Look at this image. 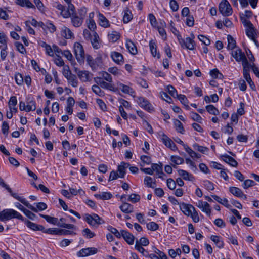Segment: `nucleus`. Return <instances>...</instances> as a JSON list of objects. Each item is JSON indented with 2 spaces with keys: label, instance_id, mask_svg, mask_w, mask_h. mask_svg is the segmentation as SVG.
<instances>
[{
  "label": "nucleus",
  "instance_id": "61",
  "mask_svg": "<svg viewBox=\"0 0 259 259\" xmlns=\"http://www.w3.org/2000/svg\"><path fill=\"white\" fill-rule=\"evenodd\" d=\"M108 230L118 238H120L122 236L121 232H119L115 228L110 226Z\"/></svg>",
  "mask_w": 259,
  "mask_h": 259
},
{
  "label": "nucleus",
  "instance_id": "16",
  "mask_svg": "<svg viewBox=\"0 0 259 259\" xmlns=\"http://www.w3.org/2000/svg\"><path fill=\"white\" fill-rule=\"evenodd\" d=\"M180 209L186 215L189 216L191 214L192 210L195 211L194 207L190 204H186L182 203L180 205Z\"/></svg>",
  "mask_w": 259,
  "mask_h": 259
},
{
  "label": "nucleus",
  "instance_id": "42",
  "mask_svg": "<svg viewBox=\"0 0 259 259\" xmlns=\"http://www.w3.org/2000/svg\"><path fill=\"white\" fill-rule=\"evenodd\" d=\"M93 92L96 95L100 97H103L105 94L104 92L100 89V88L97 85H93L92 87Z\"/></svg>",
  "mask_w": 259,
  "mask_h": 259
},
{
  "label": "nucleus",
  "instance_id": "41",
  "mask_svg": "<svg viewBox=\"0 0 259 259\" xmlns=\"http://www.w3.org/2000/svg\"><path fill=\"white\" fill-rule=\"evenodd\" d=\"M178 172L179 175L185 180H190V177L193 178L191 174L188 173L186 170L183 169H179Z\"/></svg>",
  "mask_w": 259,
  "mask_h": 259
},
{
  "label": "nucleus",
  "instance_id": "57",
  "mask_svg": "<svg viewBox=\"0 0 259 259\" xmlns=\"http://www.w3.org/2000/svg\"><path fill=\"white\" fill-rule=\"evenodd\" d=\"M15 45L17 50L21 53L24 54L26 53V51L24 46L20 42H16Z\"/></svg>",
  "mask_w": 259,
  "mask_h": 259
},
{
  "label": "nucleus",
  "instance_id": "23",
  "mask_svg": "<svg viewBox=\"0 0 259 259\" xmlns=\"http://www.w3.org/2000/svg\"><path fill=\"white\" fill-rule=\"evenodd\" d=\"M126 47L131 54L136 55L137 54L138 51L137 47L131 39L126 40Z\"/></svg>",
  "mask_w": 259,
  "mask_h": 259
},
{
  "label": "nucleus",
  "instance_id": "25",
  "mask_svg": "<svg viewBox=\"0 0 259 259\" xmlns=\"http://www.w3.org/2000/svg\"><path fill=\"white\" fill-rule=\"evenodd\" d=\"M120 37V34L117 31H112L109 32L108 34V38L110 42L112 43L116 42Z\"/></svg>",
  "mask_w": 259,
  "mask_h": 259
},
{
  "label": "nucleus",
  "instance_id": "33",
  "mask_svg": "<svg viewBox=\"0 0 259 259\" xmlns=\"http://www.w3.org/2000/svg\"><path fill=\"white\" fill-rule=\"evenodd\" d=\"M228 45L227 49L228 50H233L236 47V41L234 38L230 35L227 36Z\"/></svg>",
  "mask_w": 259,
  "mask_h": 259
},
{
  "label": "nucleus",
  "instance_id": "44",
  "mask_svg": "<svg viewBox=\"0 0 259 259\" xmlns=\"http://www.w3.org/2000/svg\"><path fill=\"white\" fill-rule=\"evenodd\" d=\"M246 33L247 36L251 39H254V38L256 37V34L253 26H252V28H246Z\"/></svg>",
  "mask_w": 259,
  "mask_h": 259
},
{
  "label": "nucleus",
  "instance_id": "15",
  "mask_svg": "<svg viewBox=\"0 0 259 259\" xmlns=\"http://www.w3.org/2000/svg\"><path fill=\"white\" fill-rule=\"evenodd\" d=\"M121 236L128 244L132 245L134 244L135 237L132 234L124 230H121Z\"/></svg>",
  "mask_w": 259,
  "mask_h": 259
},
{
  "label": "nucleus",
  "instance_id": "18",
  "mask_svg": "<svg viewBox=\"0 0 259 259\" xmlns=\"http://www.w3.org/2000/svg\"><path fill=\"white\" fill-rule=\"evenodd\" d=\"M111 57L112 60L117 64H122L124 62L123 55L117 52H112L111 53Z\"/></svg>",
  "mask_w": 259,
  "mask_h": 259
},
{
  "label": "nucleus",
  "instance_id": "26",
  "mask_svg": "<svg viewBox=\"0 0 259 259\" xmlns=\"http://www.w3.org/2000/svg\"><path fill=\"white\" fill-rule=\"evenodd\" d=\"M243 70V77L247 80V79L250 80L251 77L249 74V67L250 64L248 61L242 63Z\"/></svg>",
  "mask_w": 259,
  "mask_h": 259
},
{
  "label": "nucleus",
  "instance_id": "37",
  "mask_svg": "<svg viewBox=\"0 0 259 259\" xmlns=\"http://www.w3.org/2000/svg\"><path fill=\"white\" fill-rule=\"evenodd\" d=\"M184 149L189 154V155L193 158L195 157L196 158H199L201 156L200 154H198L194 152L191 148H190L188 146H184Z\"/></svg>",
  "mask_w": 259,
  "mask_h": 259
},
{
  "label": "nucleus",
  "instance_id": "43",
  "mask_svg": "<svg viewBox=\"0 0 259 259\" xmlns=\"http://www.w3.org/2000/svg\"><path fill=\"white\" fill-rule=\"evenodd\" d=\"M207 111L211 114L217 115L219 114V110L212 105H209L206 106Z\"/></svg>",
  "mask_w": 259,
  "mask_h": 259
},
{
  "label": "nucleus",
  "instance_id": "56",
  "mask_svg": "<svg viewBox=\"0 0 259 259\" xmlns=\"http://www.w3.org/2000/svg\"><path fill=\"white\" fill-rule=\"evenodd\" d=\"M15 79L16 83L19 85H22L24 82L23 77L21 73H16L15 75Z\"/></svg>",
  "mask_w": 259,
  "mask_h": 259
},
{
  "label": "nucleus",
  "instance_id": "45",
  "mask_svg": "<svg viewBox=\"0 0 259 259\" xmlns=\"http://www.w3.org/2000/svg\"><path fill=\"white\" fill-rule=\"evenodd\" d=\"M82 235L87 238L91 239L95 236V234L89 229L85 228L82 230Z\"/></svg>",
  "mask_w": 259,
  "mask_h": 259
},
{
  "label": "nucleus",
  "instance_id": "17",
  "mask_svg": "<svg viewBox=\"0 0 259 259\" xmlns=\"http://www.w3.org/2000/svg\"><path fill=\"white\" fill-rule=\"evenodd\" d=\"M92 45L94 49H98L100 48L101 41L97 33L94 31L91 39H90Z\"/></svg>",
  "mask_w": 259,
  "mask_h": 259
},
{
  "label": "nucleus",
  "instance_id": "62",
  "mask_svg": "<svg viewBox=\"0 0 259 259\" xmlns=\"http://www.w3.org/2000/svg\"><path fill=\"white\" fill-rule=\"evenodd\" d=\"M191 118L194 120L198 122H200L202 119L201 117L197 113L194 112H190Z\"/></svg>",
  "mask_w": 259,
  "mask_h": 259
},
{
  "label": "nucleus",
  "instance_id": "63",
  "mask_svg": "<svg viewBox=\"0 0 259 259\" xmlns=\"http://www.w3.org/2000/svg\"><path fill=\"white\" fill-rule=\"evenodd\" d=\"M255 183L253 180L247 179L244 181L243 183V187L244 189H247L250 187L253 186Z\"/></svg>",
  "mask_w": 259,
  "mask_h": 259
},
{
  "label": "nucleus",
  "instance_id": "4",
  "mask_svg": "<svg viewBox=\"0 0 259 259\" xmlns=\"http://www.w3.org/2000/svg\"><path fill=\"white\" fill-rule=\"evenodd\" d=\"M219 10L224 16H229L233 13L232 8L227 0L221 2L219 6Z\"/></svg>",
  "mask_w": 259,
  "mask_h": 259
},
{
  "label": "nucleus",
  "instance_id": "29",
  "mask_svg": "<svg viewBox=\"0 0 259 259\" xmlns=\"http://www.w3.org/2000/svg\"><path fill=\"white\" fill-rule=\"evenodd\" d=\"M98 18L100 26L107 28L109 26V22L108 19L101 13H99Z\"/></svg>",
  "mask_w": 259,
  "mask_h": 259
},
{
  "label": "nucleus",
  "instance_id": "5",
  "mask_svg": "<svg viewBox=\"0 0 259 259\" xmlns=\"http://www.w3.org/2000/svg\"><path fill=\"white\" fill-rule=\"evenodd\" d=\"M74 53L77 61L79 63L84 62V52L82 46L79 42H75L74 45Z\"/></svg>",
  "mask_w": 259,
  "mask_h": 259
},
{
  "label": "nucleus",
  "instance_id": "24",
  "mask_svg": "<svg viewBox=\"0 0 259 259\" xmlns=\"http://www.w3.org/2000/svg\"><path fill=\"white\" fill-rule=\"evenodd\" d=\"M120 210L125 213H131L134 211V207L132 205L128 203L124 202L119 207Z\"/></svg>",
  "mask_w": 259,
  "mask_h": 259
},
{
  "label": "nucleus",
  "instance_id": "21",
  "mask_svg": "<svg viewBox=\"0 0 259 259\" xmlns=\"http://www.w3.org/2000/svg\"><path fill=\"white\" fill-rule=\"evenodd\" d=\"M222 159L226 163L229 164L233 167H237L238 166L237 161L235 160L233 157L227 154L221 155Z\"/></svg>",
  "mask_w": 259,
  "mask_h": 259
},
{
  "label": "nucleus",
  "instance_id": "27",
  "mask_svg": "<svg viewBox=\"0 0 259 259\" xmlns=\"http://www.w3.org/2000/svg\"><path fill=\"white\" fill-rule=\"evenodd\" d=\"M170 161L174 164L172 165L174 168H177V165L182 164L184 163V160L183 158L176 155H172L170 157Z\"/></svg>",
  "mask_w": 259,
  "mask_h": 259
},
{
  "label": "nucleus",
  "instance_id": "9",
  "mask_svg": "<svg viewBox=\"0 0 259 259\" xmlns=\"http://www.w3.org/2000/svg\"><path fill=\"white\" fill-rule=\"evenodd\" d=\"M137 102L141 107L147 110L149 112H151L154 111V107L145 98L139 97L138 98Z\"/></svg>",
  "mask_w": 259,
  "mask_h": 259
},
{
  "label": "nucleus",
  "instance_id": "51",
  "mask_svg": "<svg viewBox=\"0 0 259 259\" xmlns=\"http://www.w3.org/2000/svg\"><path fill=\"white\" fill-rule=\"evenodd\" d=\"M60 229L57 228H49L47 229H46L44 228V230L42 231L44 233H48L50 234H56V235H59V230Z\"/></svg>",
  "mask_w": 259,
  "mask_h": 259
},
{
  "label": "nucleus",
  "instance_id": "2",
  "mask_svg": "<svg viewBox=\"0 0 259 259\" xmlns=\"http://www.w3.org/2000/svg\"><path fill=\"white\" fill-rule=\"evenodd\" d=\"M1 221H5L16 218L21 221H24L22 215L17 211L12 209H4L1 212Z\"/></svg>",
  "mask_w": 259,
  "mask_h": 259
},
{
  "label": "nucleus",
  "instance_id": "8",
  "mask_svg": "<svg viewBox=\"0 0 259 259\" xmlns=\"http://www.w3.org/2000/svg\"><path fill=\"white\" fill-rule=\"evenodd\" d=\"M98 252V249L95 247H88L80 250L77 253V256L79 257H86L94 255Z\"/></svg>",
  "mask_w": 259,
  "mask_h": 259
},
{
  "label": "nucleus",
  "instance_id": "54",
  "mask_svg": "<svg viewBox=\"0 0 259 259\" xmlns=\"http://www.w3.org/2000/svg\"><path fill=\"white\" fill-rule=\"evenodd\" d=\"M193 148L195 150H196L202 153H204L205 152L208 151V148L202 146H200L198 144L195 143L193 145Z\"/></svg>",
  "mask_w": 259,
  "mask_h": 259
},
{
  "label": "nucleus",
  "instance_id": "12",
  "mask_svg": "<svg viewBox=\"0 0 259 259\" xmlns=\"http://www.w3.org/2000/svg\"><path fill=\"white\" fill-rule=\"evenodd\" d=\"M161 140L167 147L171 149L172 151L178 149L174 142L164 133L161 134Z\"/></svg>",
  "mask_w": 259,
  "mask_h": 259
},
{
  "label": "nucleus",
  "instance_id": "31",
  "mask_svg": "<svg viewBox=\"0 0 259 259\" xmlns=\"http://www.w3.org/2000/svg\"><path fill=\"white\" fill-rule=\"evenodd\" d=\"M210 239L216 244L219 248L224 247V244L222 240L220 239V237L216 235H211Z\"/></svg>",
  "mask_w": 259,
  "mask_h": 259
},
{
  "label": "nucleus",
  "instance_id": "50",
  "mask_svg": "<svg viewBox=\"0 0 259 259\" xmlns=\"http://www.w3.org/2000/svg\"><path fill=\"white\" fill-rule=\"evenodd\" d=\"M34 204L36 205V207H34L37 210V211H34L35 212L42 211L47 208V204L44 202L35 203Z\"/></svg>",
  "mask_w": 259,
  "mask_h": 259
},
{
  "label": "nucleus",
  "instance_id": "13",
  "mask_svg": "<svg viewBox=\"0 0 259 259\" xmlns=\"http://www.w3.org/2000/svg\"><path fill=\"white\" fill-rule=\"evenodd\" d=\"M196 205L199 207L203 212L209 216L211 214L210 205L207 202H203L202 200H198L196 203Z\"/></svg>",
  "mask_w": 259,
  "mask_h": 259
},
{
  "label": "nucleus",
  "instance_id": "48",
  "mask_svg": "<svg viewBox=\"0 0 259 259\" xmlns=\"http://www.w3.org/2000/svg\"><path fill=\"white\" fill-rule=\"evenodd\" d=\"M140 196L139 194L134 193L129 196L127 200L133 203H135L140 201Z\"/></svg>",
  "mask_w": 259,
  "mask_h": 259
},
{
  "label": "nucleus",
  "instance_id": "49",
  "mask_svg": "<svg viewBox=\"0 0 259 259\" xmlns=\"http://www.w3.org/2000/svg\"><path fill=\"white\" fill-rule=\"evenodd\" d=\"M151 168L153 170V172L154 171H156L157 175H164V172L162 171V167L161 165H159L157 164H152Z\"/></svg>",
  "mask_w": 259,
  "mask_h": 259
},
{
  "label": "nucleus",
  "instance_id": "60",
  "mask_svg": "<svg viewBox=\"0 0 259 259\" xmlns=\"http://www.w3.org/2000/svg\"><path fill=\"white\" fill-rule=\"evenodd\" d=\"M148 18L151 25L153 27H155L157 26V22L154 15L153 14L150 13L148 15Z\"/></svg>",
  "mask_w": 259,
  "mask_h": 259
},
{
  "label": "nucleus",
  "instance_id": "7",
  "mask_svg": "<svg viewBox=\"0 0 259 259\" xmlns=\"http://www.w3.org/2000/svg\"><path fill=\"white\" fill-rule=\"evenodd\" d=\"M36 103L34 100H29L27 99V105H25V102L20 101L19 103V109L21 111H25L26 112H30V111H34L36 109Z\"/></svg>",
  "mask_w": 259,
  "mask_h": 259
},
{
  "label": "nucleus",
  "instance_id": "55",
  "mask_svg": "<svg viewBox=\"0 0 259 259\" xmlns=\"http://www.w3.org/2000/svg\"><path fill=\"white\" fill-rule=\"evenodd\" d=\"M7 39L8 38L4 33H0V43L3 45L0 47L7 46Z\"/></svg>",
  "mask_w": 259,
  "mask_h": 259
},
{
  "label": "nucleus",
  "instance_id": "11",
  "mask_svg": "<svg viewBox=\"0 0 259 259\" xmlns=\"http://www.w3.org/2000/svg\"><path fill=\"white\" fill-rule=\"evenodd\" d=\"M8 192L10 193L12 196L21 202L23 204H24L29 209H31L33 211H37V210L33 206L31 205L28 201H27L25 199L20 197L17 193H13L11 189V191Z\"/></svg>",
  "mask_w": 259,
  "mask_h": 259
},
{
  "label": "nucleus",
  "instance_id": "30",
  "mask_svg": "<svg viewBox=\"0 0 259 259\" xmlns=\"http://www.w3.org/2000/svg\"><path fill=\"white\" fill-rule=\"evenodd\" d=\"M87 62L93 70H96L98 66L97 60L94 59L90 55L87 56Z\"/></svg>",
  "mask_w": 259,
  "mask_h": 259
},
{
  "label": "nucleus",
  "instance_id": "20",
  "mask_svg": "<svg viewBox=\"0 0 259 259\" xmlns=\"http://www.w3.org/2000/svg\"><path fill=\"white\" fill-rule=\"evenodd\" d=\"M118 87L121 91L127 94L131 95V96H134L135 92L134 90L130 86L125 85L122 83H117Z\"/></svg>",
  "mask_w": 259,
  "mask_h": 259
},
{
  "label": "nucleus",
  "instance_id": "52",
  "mask_svg": "<svg viewBox=\"0 0 259 259\" xmlns=\"http://www.w3.org/2000/svg\"><path fill=\"white\" fill-rule=\"evenodd\" d=\"M147 228L148 230L154 231L159 228L158 225L154 222H151L147 224Z\"/></svg>",
  "mask_w": 259,
  "mask_h": 259
},
{
  "label": "nucleus",
  "instance_id": "53",
  "mask_svg": "<svg viewBox=\"0 0 259 259\" xmlns=\"http://www.w3.org/2000/svg\"><path fill=\"white\" fill-rule=\"evenodd\" d=\"M101 87L103 89H107L114 92H115L116 91V89L115 88V87L112 84L107 83L104 81H103V82L102 83Z\"/></svg>",
  "mask_w": 259,
  "mask_h": 259
},
{
  "label": "nucleus",
  "instance_id": "19",
  "mask_svg": "<svg viewBox=\"0 0 259 259\" xmlns=\"http://www.w3.org/2000/svg\"><path fill=\"white\" fill-rule=\"evenodd\" d=\"M23 221L28 228L34 231H42L44 229V227L42 225L36 224L27 220H24Z\"/></svg>",
  "mask_w": 259,
  "mask_h": 259
},
{
  "label": "nucleus",
  "instance_id": "32",
  "mask_svg": "<svg viewBox=\"0 0 259 259\" xmlns=\"http://www.w3.org/2000/svg\"><path fill=\"white\" fill-rule=\"evenodd\" d=\"M62 35L66 39H71L73 37V33L71 30L66 27L62 29Z\"/></svg>",
  "mask_w": 259,
  "mask_h": 259
},
{
  "label": "nucleus",
  "instance_id": "40",
  "mask_svg": "<svg viewBox=\"0 0 259 259\" xmlns=\"http://www.w3.org/2000/svg\"><path fill=\"white\" fill-rule=\"evenodd\" d=\"M79 78L82 81L85 82L89 80V76L87 71H80L77 73Z\"/></svg>",
  "mask_w": 259,
  "mask_h": 259
},
{
  "label": "nucleus",
  "instance_id": "47",
  "mask_svg": "<svg viewBox=\"0 0 259 259\" xmlns=\"http://www.w3.org/2000/svg\"><path fill=\"white\" fill-rule=\"evenodd\" d=\"M88 28L93 32L96 28V23L93 19H89L87 20Z\"/></svg>",
  "mask_w": 259,
  "mask_h": 259
},
{
  "label": "nucleus",
  "instance_id": "39",
  "mask_svg": "<svg viewBox=\"0 0 259 259\" xmlns=\"http://www.w3.org/2000/svg\"><path fill=\"white\" fill-rule=\"evenodd\" d=\"M175 126L176 127V131L180 133L181 134H184L185 132V130L183 127L182 123L179 120L176 119L174 122Z\"/></svg>",
  "mask_w": 259,
  "mask_h": 259
},
{
  "label": "nucleus",
  "instance_id": "38",
  "mask_svg": "<svg viewBox=\"0 0 259 259\" xmlns=\"http://www.w3.org/2000/svg\"><path fill=\"white\" fill-rule=\"evenodd\" d=\"M240 17L242 23L246 28H252V27L253 26L251 22L247 20L246 18H245V16H244L243 14H240Z\"/></svg>",
  "mask_w": 259,
  "mask_h": 259
},
{
  "label": "nucleus",
  "instance_id": "28",
  "mask_svg": "<svg viewBox=\"0 0 259 259\" xmlns=\"http://www.w3.org/2000/svg\"><path fill=\"white\" fill-rule=\"evenodd\" d=\"M149 47L152 56L153 57L157 56L158 59L160 58V53L159 52L157 53L156 45L152 40H150L149 42Z\"/></svg>",
  "mask_w": 259,
  "mask_h": 259
},
{
  "label": "nucleus",
  "instance_id": "36",
  "mask_svg": "<svg viewBox=\"0 0 259 259\" xmlns=\"http://www.w3.org/2000/svg\"><path fill=\"white\" fill-rule=\"evenodd\" d=\"M39 215L45 219L47 222L53 224L57 225L58 219L54 217H52L51 216L48 215H45L42 214H39Z\"/></svg>",
  "mask_w": 259,
  "mask_h": 259
},
{
  "label": "nucleus",
  "instance_id": "58",
  "mask_svg": "<svg viewBox=\"0 0 259 259\" xmlns=\"http://www.w3.org/2000/svg\"><path fill=\"white\" fill-rule=\"evenodd\" d=\"M167 89L169 94L175 98L177 96H178V93L175 88L171 85H169L167 87Z\"/></svg>",
  "mask_w": 259,
  "mask_h": 259
},
{
  "label": "nucleus",
  "instance_id": "10",
  "mask_svg": "<svg viewBox=\"0 0 259 259\" xmlns=\"http://www.w3.org/2000/svg\"><path fill=\"white\" fill-rule=\"evenodd\" d=\"M231 55L237 62L242 61V63H244L245 62L248 61L244 53L242 52L241 50L239 48L236 50H232Z\"/></svg>",
  "mask_w": 259,
  "mask_h": 259
},
{
  "label": "nucleus",
  "instance_id": "59",
  "mask_svg": "<svg viewBox=\"0 0 259 259\" xmlns=\"http://www.w3.org/2000/svg\"><path fill=\"white\" fill-rule=\"evenodd\" d=\"M9 124L6 121H4L3 122L2 126V133L5 135L7 136L8 134V133H9Z\"/></svg>",
  "mask_w": 259,
  "mask_h": 259
},
{
  "label": "nucleus",
  "instance_id": "14",
  "mask_svg": "<svg viewBox=\"0 0 259 259\" xmlns=\"http://www.w3.org/2000/svg\"><path fill=\"white\" fill-rule=\"evenodd\" d=\"M229 192L236 197L242 198L244 199H247V196L243 193L242 191L240 188L238 187H230Z\"/></svg>",
  "mask_w": 259,
  "mask_h": 259
},
{
  "label": "nucleus",
  "instance_id": "35",
  "mask_svg": "<svg viewBox=\"0 0 259 259\" xmlns=\"http://www.w3.org/2000/svg\"><path fill=\"white\" fill-rule=\"evenodd\" d=\"M133 18V15L131 11L127 8L124 11V14L123 17V21L124 23H128Z\"/></svg>",
  "mask_w": 259,
  "mask_h": 259
},
{
  "label": "nucleus",
  "instance_id": "64",
  "mask_svg": "<svg viewBox=\"0 0 259 259\" xmlns=\"http://www.w3.org/2000/svg\"><path fill=\"white\" fill-rule=\"evenodd\" d=\"M167 186L170 190H174L176 187V183L173 179L169 178L167 180Z\"/></svg>",
  "mask_w": 259,
  "mask_h": 259
},
{
  "label": "nucleus",
  "instance_id": "1",
  "mask_svg": "<svg viewBox=\"0 0 259 259\" xmlns=\"http://www.w3.org/2000/svg\"><path fill=\"white\" fill-rule=\"evenodd\" d=\"M88 10L84 7L77 9L76 13H74L71 16V22L75 27H79L82 25L84 19L87 16Z\"/></svg>",
  "mask_w": 259,
  "mask_h": 259
},
{
  "label": "nucleus",
  "instance_id": "3",
  "mask_svg": "<svg viewBox=\"0 0 259 259\" xmlns=\"http://www.w3.org/2000/svg\"><path fill=\"white\" fill-rule=\"evenodd\" d=\"M84 221L92 226H96L104 223V221L96 213L84 214Z\"/></svg>",
  "mask_w": 259,
  "mask_h": 259
},
{
  "label": "nucleus",
  "instance_id": "34",
  "mask_svg": "<svg viewBox=\"0 0 259 259\" xmlns=\"http://www.w3.org/2000/svg\"><path fill=\"white\" fill-rule=\"evenodd\" d=\"M135 247V249L140 252L144 256L147 257L149 255V254L148 252L139 244L138 241L136 242Z\"/></svg>",
  "mask_w": 259,
  "mask_h": 259
},
{
  "label": "nucleus",
  "instance_id": "22",
  "mask_svg": "<svg viewBox=\"0 0 259 259\" xmlns=\"http://www.w3.org/2000/svg\"><path fill=\"white\" fill-rule=\"evenodd\" d=\"M130 165V164L129 163L122 162L120 165L118 166L117 172H119L118 175L119 178H123L125 177L126 174V169Z\"/></svg>",
  "mask_w": 259,
  "mask_h": 259
},
{
  "label": "nucleus",
  "instance_id": "6",
  "mask_svg": "<svg viewBox=\"0 0 259 259\" xmlns=\"http://www.w3.org/2000/svg\"><path fill=\"white\" fill-rule=\"evenodd\" d=\"M195 36L193 33L191 34V37H187L185 39L182 38V41L179 40V42L182 48H186L190 50H194L195 43L194 40Z\"/></svg>",
  "mask_w": 259,
  "mask_h": 259
},
{
  "label": "nucleus",
  "instance_id": "46",
  "mask_svg": "<svg viewBox=\"0 0 259 259\" xmlns=\"http://www.w3.org/2000/svg\"><path fill=\"white\" fill-rule=\"evenodd\" d=\"M68 82L73 87H76L78 85V81L76 75L73 74L67 79Z\"/></svg>",
  "mask_w": 259,
  "mask_h": 259
}]
</instances>
